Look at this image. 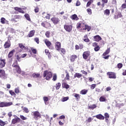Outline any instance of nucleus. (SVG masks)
Wrapping results in <instances>:
<instances>
[{"instance_id":"30","label":"nucleus","mask_w":126,"mask_h":126,"mask_svg":"<svg viewBox=\"0 0 126 126\" xmlns=\"http://www.w3.org/2000/svg\"><path fill=\"white\" fill-rule=\"evenodd\" d=\"M25 17L26 18L27 20L29 21H31V19H30V16L28 14H25Z\"/></svg>"},{"instance_id":"57","label":"nucleus","mask_w":126,"mask_h":126,"mask_svg":"<svg viewBox=\"0 0 126 126\" xmlns=\"http://www.w3.org/2000/svg\"><path fill=\"white\" fill-rule=\"evenodd\" d=\"M53 80L56 81L57 80V75H54L53 76Z\"/></svg>"},{"instance_id":"4","label":"nucleus","mask_w":126,"mask_h":126,"mask_svg":"<svg viewBox=\"0 0 126 126\" xmlns=\"http://www.w3.org/2000/svg\"><path fill=\"white\" fill-rule=\"evenodd\" d=\"M64 29L67 32H71L72 26L71 25H64Z\"/></svg>"},{"instance_id":"40","label":"nucleus","mask_w":126,"mask_h":126,"mask_svg":"<svg viewBox=\"0 0 126 126\" xmlns=\"http://www.w3.org/2000/svg\"><path fill=\"white\" fill-rule=\"evenodd\" d=\"M123 16L122 15V13H118L117 16H115L116 18H120V17H122Z\"/></svg>"},{"instance_id":"41","label":"nucleus","mask_w":126,"mask_h":126,"mask_svg":"<svg viewBox=\"0 0 126 126\" xmlns=\"http://www.w3.org/2000/svg\"><path fill=\"white\" fill-rule=\"evenodd\" d=\"M20 118H21V119L22 120H23V121H25V120H27V118L24 117V116H23V115H20Z\"/></svg>"},{"instance_id":"55","label":"nucleus","mask_w":126,"mask_h":126,"mask_svg":"<svg viewBox=\"0 0 126 126\" xmlns=\"http://www.w3.org/2000/svg\"><path fill=\"white\" fill-rule=\"evenodd\" d=\"M80 4H81L80 1H79V0H77L76 3V6H79V5H80Z\"/></svg>"},{"instance_id":"22","label":"nucleus","mask_w":126,"mask_h":126,"mask_svg":"<svg viewBox=\"0 0 126 126\" xmlns=\"http://www.w3.org/2000/svg\"><path fill=\"white\" fill-rule=\"evenodd\" d=\"M35 34V31L32 30L28 34V36L30 37H33L34 35Z\"/></svg>"},{"instance_id":"47","label":"nucleus","mask_w":126,"mask_h":126,"mask_svg":"<svg viewBox=\"0 0 126 126\" xmlns=\"http://www.w3.org/2000/svg\"><path fill=\"white\" fill-rule=\"evenodd\" d=\"M117 66L118 68H122V67H123V64L122 63H119L118 64Z\"/></svg>"},{"instance_id":"32","label":"nucleus","mask_w":126,"mask_h":126,"mask_svg":"<svg viewBox=\"0 0 126 126\" xmlns=\"http://www.w3.org/2000/svg\"><path fill=\"white\" fill-rule=\"evenodd\" d=\"M43 99L44 102L46 105V103H47V102H48V101H49V97H48L47 96H44L43 97Z\"/></svg>"},{"instance_id":"3","label":"nucleus","mask_w":126,"mask_h":126,"mask_svg":"<svg viewBox=\"0 0 126 126\" xmlns=\"http://www.w3.org/2000/svg\"><path fill=\"white\" fill-rule=\"evenodd\" d=\"M11 105H12V102H2L0 103V108H3V107H9V106H11Z\"/></svg>"},{"instance_id":"20","label":"nucleus","mask_w":126,"mask_h":126,"mask_svg":"<svg viewBox=\"0 0 126 126\" xmlns=\"http://www.w3.org/2000/svg\"><path fill=\"white\" fill-rule=\"evenodd\" d=\"M70 18L73 20H76V21L78 20V19H79L76 14L72 15V16H71Z\"/></svg>"},{"instance_id":"59","label":"nucleus","mask_w":126,"mask_h":126,"mask_svg":"<svg viewBox=\"0 0 126 126\" xmlns=\"http://www.w3.org/2000/svg\"><path fill=\"white\" fill-rule=\"evenodd\" d=\"M81 72L83 73V74H85V75H87V72L84 71V70H81Z\"/></svg>"},{"instance_id":"38","label":"nucleus","mask_w":126,"mask_h":126,"mask_svg":"<svg viewBox=\"0 0 126 126\" xmlns=\"http://www.w3.org/2000/svg\"><path fill=\"white\" fill-rule=\"evenodd\" d=\"M65 72L66 73L65 78L67 80H69V74L68 73V72H67V71H65Z\"/></svg>"},{"instance_id":"45","label":"nucleus","mask_w":126,"mask_h":126,"mask_svg":"<svg viewBox=\"0 0 126 126\" xmlns=\"http://www.w3.org/2000/svg\"><path fill=\"white\" fill-rule=\"evenodd\" d=\"M82 25H84V24H78L77 26V28L78 29H79V28H81V27H82Z\"/></svg>"},{"instance_id":"7","label":"nucleus","mask_w":126,"mask_h":126,"mask_svg":"<svg viewBox=\"0 0 126 126\" xmlns=\"http://www.w3.org/2000/svg\"><path fill=\"white\" fill-rule=\"evenodd\" d=\"M5 59H0V68H2L5 66Z\"/></svg>"},{"instance_id":"61","label":"nucleus","mask_w":126,"mask_h":126,"mask_svg":"<svg viewBox=\"0 0 126 126\" xmlns=\"http://www.w3.org/2000/svg\"><path fill=\"white\" fill-rule=\"evenodd\" d=\"M92 45L93 47H97L98 46V43L94 42L93 43Z\"/></svg>"},{"instance_id":"8","label":"nucleus","mask_w":126,"mask_h":126,"mask_svg":"<svg viewBox=\"0 0 126 126\" xmlns=\"http://www.w3.org/2000/svg\"><path fill=\"white\" fill-rule=\"evenodd\" d=\"M0 77H1V78H3V79L6 78L4 70L0 69Z\"/></svg>"},{"instance_id":"48","label":"nucleus","mask_w":126,"mask_h":126,"mask_svg":"<svg viewBox=\"0 0 126 126\" xmlns=\"http://www.w3.org/2000/svg\"><path fill=\"white\" fill-rule=\"evenodd\" d=\"M99 50H100V47L99 46H95L94 48V51L95 52H98V51H99Z\"/></svg>"},{"instance_id":"43","label":"nucleus","mask_w":126,"mask_h":126,"mask_svg":"<svg viewBox=\"0 0 126 126\" xmlns=\"http://www.w3.org/2000/svg\"><path fill=\"white\" fill-rule=\"evenodd\" d=\"M126 3L123 4L121 6L122 10H123V9H126Z\"/></svg>"},{"instance_id":"29","label":"nucleus","mask_w":126,"mask_h":126,"mask_svg":"<svg viewBox=\"0 0 126 126\" xmlns=\"http://www.w3.org/2000/svg\"><path fill=\"white\" fill-rule=\"evenodd\" d=\"M104 13L105 15H107V16H109V15H110V10L106 9L104 11Z\"/></svg>"},{"instance_id":"58","label":"nucleus","mask_w":126,"mask_h":126,"mask_svg":"<svg viewBox=\"0 0 126 126\" xmlns=\"http://www.w3.org/2000/svg\"><path fill=\"white\" fill-rule=\"evenodd\" d=\"M8 116L9 118H11V117L12 116V112H9L8 113Z\"/></svg>"},{"instance_id":"42","label":"nucleus","mask_w":126,"mask_h":126,"mask_svg":"<svg viewBox=\"0 0 126 126\" xmlns=\"http://www.w3.org/2000/svg\"><path fill=\"white\" fill-rule=\"evenodd\" d=\"M23 111L27 113H29V109H28L27 107H24Z\"/></svg>"},{"instance_id":"13","label":"nucleus","mask_w":126,"mask_h":126,"mask_svg":"<svg viewBox=\"0 0 126 126\" xmlns=\"http://www.w3.org/2000/svg\"><path fill=\"white\" fill-rule=\"evenodd\" d=\"M33 114L34 119H37V118H39V117L40 116V113L38 111L33 112Z\"/></svg>"},{"instance_id":"44","label":"nucleus","mask_w":126,"mask_h":126,"mask_svg":"<svg viewBox=\"0 0 126 126\" xmlns=\"http://www.w3.org/2000/svg\"><path fill=\"white\" fill-rule=\"evenodd\" d=\"M50 34H51V32H47L45 33V36H46L47 38H49L50 37Z\"/></svg>"},{"instance_id":"28","label":"nucleus","mask_w":126,"mask_h":126,"mask_svg":"<svg viewBox=\"0 0 126 126\" xmlns=\"http://www.w3.org/2000/svg\"><path fill=\"white\" fill-rule=\"evenodd\" d=\"M63 87L64 88H65L66 89H68V88H69V85H68V84H66V83H63Z\"/></svg>"},{"instance_id":"34","label":"nucleus","mask_w":126,"mask_h":126,"mask_svg":"<svg viewBox=\"0 0 126 126\" xmlns=\"http://www.w3.org/2000/svg\"><path fill=\"white\" fill-rule=\"evenodd\" d=\"M99 101L100 102H105L106 101V98L104 96H101L99 98Z\"/></svg>"},{"instance_id":"25","label":"nucleus","mask_w":126,"mask_h":126,"mask_svg":"<svg viewBox=\"0 0 126 126\" xmlns=\"http://www.w3.org/2000/svg\"><path fill=\"white\" fill-rule=\"evenodd\" d=\"M76 77L78 78H80V77H82V75L79 73H76L74 75V78H76Z\"/></svg>"},{"instance_id":"1","label":"nucleus","mask_w":126,"mask_h":126,"mask_svg":"<svg viewBox=\"0 0 126 126\" xmlns=\"http://www.w3.org/2000/svg\"><path fill=\"white\" fill-rule=\"evenodd\" d=\"M17 63H18L17 61L16 60L14 61L13 64L12 65V66L15 68V69L16 70L17 72H18V73H19L20 74L22 73V74H24V72H21V69H20V67L17 65Z\"/></svg>"},{"instance_id":"50","label":"nucleus","mask_w":126,"mask_h":126,"mask_svg":"<svg viewBox=\"0 0 126 126\" xmlns=\"http://www.w3.org/2000/svg\"><path fill=\"white\" fill-rule=\"evenodd\" d=\"M31 50H32V53H33V54H36V53H37V50H36V49H35L32 48L31 49Z\"/></svg>"},{"instance_id":"17","label":"nucleus","mask_w":126,"mask_h":126,"mask_svg":"<svg viewBox=\"0 0 126 126\" xmlns=\"http://www.w3.org/2000/svg\"><path fill=\"white\" fill-rule=\"evenodd\" d=\"M95 118H96V119H98V120H104L105 119V117L101 114H98L97 115H95Z\"/></svg>"},{"instance_id":"54","label":"nucleus","mask_w":126,"mask_h":126,"mask_svg":"<svg viewBox=\"0 0 126 126\" xmlns=\"http://www.w3.org/2000/svg\"><path fill=\"white\" fill-rule=\"evenodd\" d=\"M61 53H62V54H65V49H64L63 48H62L61 49Z\"/></svg>"},{"instance_id":"51","label":"nucleus","mask_w":126,"mask_h":126,"mask_svg":"<svg viewBox=\"0 0 126 126\" xmlns=\"http://www.w3.org/2000/svg\"><path fill=\"white\" fill-rule=\"evenodd\" d=\"M87 123H91L92 122V118L91 117L89 118L88 120H86Z\"/></svg>"},{"instance_id":"21","label":"nucleus","mask_w":126,"mask_h":126,"mask_svg":"<svg viewBox=\"0 0 126 126\" xmlns=\"http://www.w3.org/2000/svg\"><path fill=\"white\" fill-rule=\"evenodd\" d=\"M44 42L47 47H50L52 45V43L47 39H44Z\"/></svg>"},{"instance_id":"33","label":"nucleus","mask_w":126,"mask_h":126,"mask_svg":"<svg viewBox=\"0 0 126 126\" xmlns=\"http://www.w3.org/2000/svg\"><path fill=\"white\" fill-rule=\"evenodd\" d=\"M62 85V84H61V83H58L57 84H56V90H59V89H60V88H61V86Z\"/></svg>"},{"instance_id":"56","label":"nucleus","mask_w":126,"mask_h":126,"mask_svg":"<svg viewBox=\"0 0 126 126\" xmlns=\"http://www.w3.org/2000/svg\"><path fill=\"white\" fill-rule=\"evenodd\" d=\"M34 40L37 43V44H39V38L36 37L34 38Z\"/></svg>"},{"instance_id":"18","label":"nucleus","mask_w":126,"mask_h":126,"mask_svg":"<svg viewBox=\"0 0 126 126\" xmlns=\"http://www.w3.org/2000/svg\"><path fill=\"white\" fill-rule=\"evenodd\" d=\"M15 10L16 11H18L19 12H20L21 13H25L24 11L21 9V8H19L18 7H14Z\"/></svg>"},{"instance_id":"37","label":"nucleus","mask_w":126,"mask_h":126,"mask_svg":"<svg viewBox=\"0 0 126 126\" xmlns=\"http://www.w3.org/2000/svg\"><path fill=\"white\" fill-rule=\"evenodd\" d=\"M68 99V96H66L62 98L61 101L62 102H65V101H67Z\"/></svg>"},{"instance_id":"36","label":"nucleus","mask_w":126,"mask_h":126,"mask_svg":"<svg viewBox=\"0 0 126 126\" xmlns=\"http://www.w3.org/2000/svg\"><path fill=\"white\" fill-rule=\"evenodd\" d=\"M87 12H88V14H89V15H91V14H92V10L90 8H88L87 9Z\"/></svg>"},{"instance_id":"27","label":"nucleus","mask_w":126,"mask_h":126,"mask_svg":"<svg viewBox=\"0 0 126 126\" xmlns=\"http://www.w3.org/2000/svg\"><path fill=\"white\" fill-rule=\"evenodd\" d=\"M88 92V90H82L80 92V94H82V95H85Z\"/></svg>"},{"instance_id":"14","label":"nucleus","mask_w":126,"mask_h":126,"mask_svg":"<svg viewBox=\"0 0 126 126\" xmlns=\"http://www.w3.org/2000/svg\"><path fill=\"white\" fill-rule=\"evenodd\" d=\"M0 22L2 24H9L8 21L6 20L4 18H1L0 19Z\"/></svg>"},{"instance_id":"52","label":"nucleus","mask_w":126,"mask_h":126,"mask_svg":"<svg viewBox=\"0 0 126 126\" xmlns=\"http://www.w3.org/2000/svg\"><path fill=\"white\" fill-rule=\"evenodd\" d=\"M19 46L20 48H21V49H24V48H25V46L24 45H23V44H22V43L19 44Z\"/></svg>"},{"instance_id":"26","label":"nucleus","mask_w":126,"mask_h":126,"mask_svg":"<svg viewBox=\"0 0 126 126\" xmlns=\"http://www.w3.org/2000/svg\"><path fill=\"white\" fill-rule=\"evenodd\" d=\"M72 95L75 98H76V100H79V99H80V95H79V94H73Z\"/></svg>"},{"instance_id":"60","label":"nucleus","mask_w":126,"mask_h":126,"mask_svg":"<svg viewBox=\"0 0 126 126\" xmlns=\"http://www.w3.org/2000/svg\"><path fill=\"white\" fill-rule=\"evenodd\" d=\"M96 87V85L95 84H93L91 86V89H94Z\"/></svg>"},{"instance_id":"12","label":"nucleus","mask_w":126,"mask_h":126,"mask_svg":"<svg viewBox=\"0 0 126 126\" xmlns=\"http://www.w3.org/2000/svg\"><path fill=\"white\" fill-rule=\"evenodd\" d=\"M94 40L96 42H99V41L102 40V38L100 37L99 35H97L94 36Z\"/></svg>"},{"instance_id":"23","label":"nucleus","mask_w":126,"mask_h":126,"mask_svg":"<svg viewBox=\"0 0 126 126\" xmlns=\"http://www.w3.org/2000/svg\"><path fill=\"white\" fill-rule=\"evenodd\" d=\"M4 47L5 49H7V48H9V47H10V42L9 41H8L5 43Z\"/></svg>"},{"instance_id":"19","label":"nucleus","mask_w":126,"mask_h":126,"mask_svg":"<svg viewBox=\"0 0 126 126\" xmlns=\"http://www.w3.org/2000/svg\"><path fill=\"white\" fill-rule=\"evenodd\" d=\"M76 59H77V56L76 55H72L70 58V60L72 63H73Z\"/></svg>"},{"instance_id":"24","label":"nucleus","mask_w":126,"mask_h":126,"mask_svg":"<svg viewBox=\"0 0 126 126\" xmlns=\"http://www.w3.org/2000/svg\"><path fill=\"white\" fill-rule=\"evenodd\" d=\"M83 26H84L85 28H83V30H87L88 31H90V30L91 29V27L88 26L84 24Z\"/></svg>"},{"instance_id":"2","label":"nucleus","mask_w":126,"mask_h":126,"mask_svg":"<svg viewBox=\"0 0 126 126\" xmlns=\"http://www.w3.org/2000/svg\"><path fill=\"white\" fill-rule=\"evenodd\" d=\"M52 75L51 72H49L48 71H45L43 73V77H46V80H49L52 78Z\"/></svg>"},{"instance_id":"35","label":"nucleus","mask_w":126,"mask_h":126,"mask_svg":"<svg viewBox=\"0 0 126 126\" xmlns=\"http://www.w3.org/2000/svg\"><path fill=\"white\" fill-rule=\"evenodd\" d=\"M6 125V123L5 122H3L2 120H0V126H4Z\"/></svg>"},{"instance_id":"16","label":"nucleus","mask_w":126,"mask_h":126,"mask_svg":"<svg viewBox=\"0 0 126 126\" xmlns=\"http://www.w3.org/2000/svg\"><path fill=\"white\" fill-rule=\"evenodd\" d=\"M14 53H15V50L14 49L12 51H11L8 55V59H11V58H12V56H13V54Z\"/></svg>"},{"instance_id":"6","label":"nucleus","mask_w":126,"mask_h":126,"mask_svg":"<svg viewBox=\"0 0 126 126\" xmlns=\"http://www.w3.org/2000/svg\"><path fill=\"white\" fill-rule=\"evenodd\" d=\"M90 57V52L85 51L83 54V58L84 60H87V58Z\"/></svg>"},{"instance_id":"15","label":"nucleus","mask_w":126,"mask_h":126,"mask_svg":"<svg viewBox=\"0 0 126 126\" xmlns=\"http://www.w3.org/2000/svg\"><path fill=\"white\" fill-rule=\"evenodd\" d=\"M32 76L33 78H41L42 77V76H41L39 73H33L32 75Z\"/></svg>"},{"instance_id":"9","label":"nucleus","mask_w":126,"mask_h":126,"mask_svg":"<svg viewBox=\"0 0 126 126\" xmlns=\"http://www.w3.org/2000/svg\"><path fill=\"white\" fill-rule=\"evenodd\" d=\"M51 20L52 21L54 24H58V23H59V22L60 21V19L56 17L51 18Z\"/></svg>"},{"instance_id":"64","label":"nucleus","mask_w":126,"mask_h":126,"mask_svg":"<svg viewBox=\"0 0 126 126\" xmlns=\"http://www.w3.org/2000/svg\"><path fill=\"white\" fill-rule=\"evenodd\" d=\"M104 116L105 117V118H109V114L108 113H105Z\"/></svg>"},{"instance_id":"11","label":"nucleus","mask_w":126,"mask_h":126,"mask_svg":"<svg viewBox=\"0 0 126 126\" xmlns=\"http://www.w3.org/2000/svg\"><path fill=\"white\" fill-rule=\"evenodd\" d=\"M61 42H57L55 43V48L56 50H57V51H60V50H61Z\"/></svg>"},{"instance_id":"31","label":"nucleus","mask_w":126,"mask_h":126,"mask_svg":"<svg viewBox=\"0 0 126 126\" xmlns=\"http://www.w3.org/2000/svg\"><path fill=\"white\" fill-rule=\"evenodd\" d=\"M97 107L95 104H93L89 106V109H91V110H94Z\"/></svg>"},{"instance_id":"49","label":"nucleus","mask_w":126,"mask_h":126,"mask_svg":"<svg viewBox=\"0 0 126 126\" xmlns=\"http://www.w3.org/2000/svg\"><path fill=\"white\" fill-rule=\"evenodd\" d=\"M83 40L84 41V42H86V43H89V42H90V40L89 39V38H84Z\"/></svg>"},{"instance_id":"39","label":"nucleus","mask_w":126,"mask_h":126,"mask_svg":"<svg viewBox=\"0 0 126 126\" xmlns=\"http://www.w3.org/2000/svg\"><path fill=\"white\" fill-rule=\"evenodd\" d=\"M109 53H110V49H108L105 52V53H104L103 54V56H106V55H108V54H109Z\"/></svg>"},{"instance_id":"46","label":"nucleus","mask_w":126,"mask_h":126,"mask_svg":"<svg viewBox=\"0 0 126 126\" xmlns=\"http://www.w3.org/2000/svg\"><path fill=\"white\" fill-rule=\"evenodd\" d=\"M15 93L16 94L19 93V88H16L15 89Z\"/></svg>"},{"instance_id":"63","label":"nucleus","mask_w":126,"mask_h":126,"mask_svg":"<svg viewBox=\"0 0 126 126\" xmlns=\"http://www.w3.org/2000/svg\"><path fill=\"white\" fill-rule=\"evenodd\" d=\"M9 93L11 94V95H15V93L12 91H10Z\"/></svg>"},{"instance_id":"5","label":"nucleus","mask_w":126,"mask_h":126,"mask_svg":"<svg viewBox=\"0 0 126 126\" xmlns=\"http://www.w3.org/2000/svg\"><path fill=\"white\" fill-rule=\"evenodd\" d=\"M107 75H108L109 78H112L113 79H116V78H117L116 74L114 72H107Z\"/></svg>"},{"instance_id":"62","label":"nucleus","mask_w":126,"mask_h":126,"mask_svg":"<svg viewBox=\"0 0 126 126\" xmlns=\"http://www.w3.org/2000/svg\"><path fill=\"white\" fill-rule=\"evenodd\" d=\"M112 4H116V5H117V0H112Z\"/></svg>"},{"instance_id":"10","label":"nucleus","mask_w":126,"mask_h":126,"mask_svg":"<svg viewBox=\"0 0 126 126\" xmlns=\"http://www.w3.org/2000/svg\"><path fill=\"white\" fill-rule=\"evenodd\" d=\"M17 123H20V118H14L12 120V124H13V125H15V124H17Z\"/></svg>"},{"instance_id":"53","label":"nucleus","mask_w":126,"mask_h":126,"mask_svg":"<svg viewBox=\"0 0 126 126\" xmlns=\"http://www.w3.org/2000/svg\"><path fill=\"white\" fill-rule=\"evenodd\" d=\"M34 12L35 13L39 12V7H36L34 9Z\"/></svg>"}]
</instances>
